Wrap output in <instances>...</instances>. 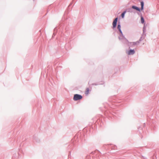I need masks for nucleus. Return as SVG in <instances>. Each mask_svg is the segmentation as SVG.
Masks as SVG:
<instances>
[{"instance_id":"obj_6","label":"nucleus","mask_w":159,"mask_h":159,"mask_svg":"<svg viewBox=\"0 0 159 159\" xmlns=\"http://www.w3.org/2000/svg\"><path fill=\"white\" fill-rule=\"evenodd\" d=\"M120 27H121L120 25H118L117 28L118 29V30H119L121 34H122V31L120 30Z\"/></svg>"},{"instance_id":"obj_7","label":"nucleus","mask_w":159,"mask_h":159,"mask_svg":"<svg viewBox=\"0 0 159 159\" xmlns=\"http://www.w3.org/2000/svg\"><path fill=\"white\" fill-rule=\"evenodd\" d=\"M141 10H143V5H144V3L143 2H141Z\"/></svg>"},{"instance_id":"obj_10","label":"nucleus","mask_w":159,"mask_h":159,"mask_svg":"<svg viewBox=\"0 0 159 159\" xmlns=\"http://www.w3.org/2000/svg\"><path fill=\"white\" fill-rule=\"evenodd\" d=\"M139 43L138 42H134L132 43V44L134 45V44H138Z\"/></svg>"},{"instance_id":"obj_2","label":"nucleus","mask_w":159,"mask_h":159,"mask_svg":"<svg viewBox=\"0 0 159 159\" xmlns=\"http://www.w3.org/2000/svg\"><path fill=\"white\" fill-rule=\"evenodd\" d=\"M118 18H116L113 21V23H112V25H113V28H114L116 27V23L117 21Z\"/></svg>"},{"instance_id":"obj_4","label":"nucleus","mask_w":159,"mask_h":159,"mask_svg":"<svg viewBox=\"0 0 159 159\" xmlns=\"http://www.w3.org/2000/svg\"><path fill=\"white\" fill-rule=\"evenodd\" d=\"M132 8L133 9H135L137 11H140V9L138 7H136V6H133L132 7Z\"/></svg>"},{"instance_id":"obj_8","label":"nucleus","mask_w":159,"mask_h":159,"mask_svg":"<svg viewBox=\"0 0 159 159\" xmlns=\"http://www.w3.org/2000/svg\"><path fill=\"white\" fill-rule=\"evenodd\" d=\"M126 11H124L123 13H122L121 15V17L122 18H124V17L126 13Z\"/></svg>"},{"instance_id":"obj_5","label":"nucleus","mask_w":159,"mask_h":159,"mask_svg":"<svg viewBox=\"0 0 159 159\" xmlns=\"http://www.w3.org/2000/svg\"><path fill=\"white\" fill-rule=\"evenodd\" d=\"M89 90L88 88H86V91L85 92V93L86 94H88L89 93Z\"/></svg>"},{"instance_id":"obj_1","label":"nucleus","mask_w":159,"mask_h":159,"mask_svg":"<svg viewBox=\"0 0 159 159\" xmlns=\"http://www.w3.org/2000/svg\"><path fill=\"white\" fill-rule=\"evenodd\" d=\"M82 98V97L81 95L78 94H75L74 95L73 99L75 101H77L80 100Z\"/></svg>"},{"instance_id":"obj_3","label":"nucleus","mask_w":159,"mask_h":159,"mask_svg":"<svg viewBox=\"0 0 159 159\" xmlns=\"http://www.w3.org/2000/svg\"><path fill=\"white\" fill-rule=\"evenodd\" d=\"M134 53V50H129L127 52V53L128 55H132Z\"/></svg>"},{"instance_id":"obj_9","label":"nucleus","mask_w":159,"mask_h":159,"mask_svg":"<svg viewBox=\"0 0 159 159\" xmlns=\"http://www.w3.org/2000/svg\"><path fill=\"white\" fill-rule=\"evenodd\" d=\"M141 22L142 23H143L144 22V19L143 17L141 16Z\"/></svg>"}]
</instances>
